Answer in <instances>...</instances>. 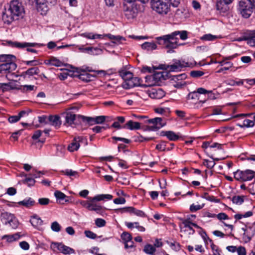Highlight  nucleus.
<instances>
[{
  "label": "nucleus",
  "mask_w": 255,
  "mask_h": 255,
  "mask_svg": "<svg viewBox=\"0 0 255 255\" xmlns=\"http://www.w3.org/2000/svg\"><path fill=\"white\" fill-rule=\"evenodd\" d=\"M23 12L24 9L21 3L17 0H13L10 1L6 12L3 14L2 19L5 23L10 24L14 20L17 19Z\"/></svg>",
  "instance_id": "1"
},
{
  "label": "nucleus",
  "mask_w": 255,
  "mask_h": 255,
  "mask_svg": "<svg viewBox=\"0 0 255 255\" xmlns=\"http://www.w3.org/2000/svg\"><path fill=\"white\" fill-rule=\"evenodd\" d=\"M178 33L173 32L170 34L163 35L156 38L159 44L163 45L166 48L169 49L168 53L171 52L170 49L176 48L179 45V38L177 37Z\"/></svg>",
  "instance_id": "2"
},
{
  "label": "nucleus",
  "mask_w": 255,
  "mask_h": 255,
  "mask_svg": "<svg viewBox=\"0 0 255 255\" xmlns=\"http://www.w3.org/2000/svg\"><path fill=\"white\" fill-rule=\"evenodd\" d=\"M238 10L243 17L249 18L255 11V0H241Z\"/></svg>",
  "instance_id": "3"
},
{
  "label": "nucleus",
  "mask_w": 255,
  "mask_h": 255,
  "mask_svg": "<svg viewBox=\"0 0 255 255\" xmlns=\"http://www.w3.org/2000/svg\"><path fill=\"white\" fill-rule=\"evenodd\" d=\"M88 201L81 200L79 203L84 208L90 211H95L97 214L103 215L105 208L99 204L95 203L93 197H88Z\"/></svg>",
  "instance_id": "4"
},
{
  "label": "nucleus",
  "mask_w": 255,
  "mask_h": 255,
  "mask_svg": "<svg viewBox=\"0 0 255 255\" xmlns=\"http://www.w3.org/2000/svg\"><path fill=\"white\" fill-rule=\"evenodd\" d=\"M255 172L250 169L245 171L237 170L234 172V178L237 181L245 182L252 180L255 177Z\"/></svg>",
  "instance_id": "5"
},
{
  "label": "nucleus",
  "mask_w": 255,
  "mask_h": 255,
  "mask_svg": "<svg viewBox=\"0 0 255 255\" xmlns=\"http://www.w3.org/2000/svg\"><path fill=\"white\" fill-rule=\"evenodd\" d=\"M190 219L189 218L187 219H182V223L179 226L181 232L186 233L188 235H193L195 232L193 227L197 229L199 228V227L196 224L191 222L189 221Z\"/></svg>",
  "instance_id": "6"
},
{
  "label": "nucleus",
  "mask_w": 255,
  "mask_h": 255,
  "mask_svg": "<svg viewBox=\"0 0 255 255\" xmlns=\"http://www.w3.org/2000/svg\"><path fill=\"white\" fill-rule=\"evenodd\" d=\"M51 248L54 252H57L58 251L60 253L67 255V254H72L74 253V250L65 245L63 244L62 243H52L51 245Z\"/></svg>",
  "instance_id": "7"
},
{
  "label": "nucleus",
  "mask_w": 255,
  "mask_h": 255,
  "mask_svg": "<svg viewBox=\"0 0 255 255\" xmlns=\"http://www.w3.org/2000/svg\"><path fill=\"white\" fill-rule=\"evenodd\" d=\"M32 4H35L37 11L42 15H45L49 10L48 0H31Z\"/></svg>",
  "instance_id": "8"
},
{
  "label": "nucleus",
  "mask_w": 255,
  "mask_h": 255,
  "mask_svg": "<svg viewBox=\"0 0 255 255\" xmlns=\"http://www.w3.org/2000/svg\"><path fill=\"white\" fill-rule=\"evenodd\" d=\"M190 66V64L188 62L181 60H176L173 64L168 66V67L171 71H178L181 70L183 68Z\"/></svg>",
  "instance_id": "9"
},
{
  "label": "nucleus",
  "mask_w": 255,
  "mask_h": 255,
  "mask_svg": "<svg viewBox=\"0 0 255 255\" xmlns=\"http://www.w3.org/2000/svg\"><path fill=\"white\" fill-rule=\"evenodd\" d=\"M141 80L138 77H133L128 81L127 83H123L122 87L126 89H129L136 86H141Z\"/></svg>",
  "instance_id": "10"
},
{
  "label": "nucleus",
  "mask_w": 255,
  "mask_h": 255,
  "mask_svg": "<svg viewBox=\"0 0 255 255\" xmlns=\"http://www.w3.org/2000/svg\"><path fill=\"white\" fill-rule=\"evenodd\" d=\"M148 123L152 124L153 126L148 127V130H156L163 127L165 125V123L162 122V119L161 118H155L148 120Z\"/></svg>",
  "instance_id": "11"
},
{
  "label": "nucleus",
  "mask_w": 255,
  "mask_h": 255,
  "mask_svg": "<svg viewBox=\"0 0 255 255\" xmlns=\"http://www.w3.org/2000/svg\"><path fill=\"white\" fill-rule=\"evenodd\" d=\"M116 212L120 211L121 213H124V212H129L130 213H132L134 215L140 217H145L146 215L141 210H137L132 207H125L121 209H118L115 210Z\"/></svg>",
  "instance_id": "12"
},
{
  "label": "nucleus",
  "mask_w": 255,
  "mask_h": 255,
  "mask_svg": "<svg viewBox=\"0 0 255 255\" xmlns=\"http://www.w3.org/2000/svg\"><path fill=\"white\" fill-rule=\"evenodd\" d=\"M84 140V138L81 136L75 137L68 146V150L70 152L77 151L80 146V143Z\"/></svg>",
  "instance_id": "13"
},
{
  "label": "nucleus",
  "mask_w": 255,
  "mask_h": 255,
  "mask_svg": "<svg viewBox=\"0 0 255 255\" xmlns=\"http://www.w3.org/2000/svg\"><path fill=\"white\" fill-rule=\"evenodd\" d=\"M149 96L154 99H160L165 95V92L161 88H154L149 90L148 92Z\"/></svg>",
  "instance_id": "14"
},
{
  "label": "nucleus",
  "mask_w": 255,
  "mask_h": 255,
  "mask_svg": "<svg viewBox=\"0 0 255 255\" xmlns=\"http://www.w3.org/2000/svg\"><path fill=\"white\" fill-rule=\"evenodd\" d=\"M211 91H208L203 88H199L196 91L190 92L188 95V99L191 100H199V94L211 93Z\"/></svg>",
  "instance_id": "15"
},
{
  "label": "nucleus",
  "mask_w": 255,
  "mask_h": 255,
  "mask_svg": "<svg viewBox=\"0 0 255 255\" xmlns=\"http://www.w3.org/2000/svg\"><path fill=\"white\" fill-rule=\"evenodd\" d=\"M242 230L244 232L243 234V240L245 243L249 242L255 235V230L251 227L242 228Z\"/></svg>",
  "instance_id": "16"
},
{
  "label": "nucleus",
  "mask_w": 255,
  "mask_h": 255,
  "mask_svg": "<svg viewBox=\"0 0 255 255\" xmlns=\"http://www.w3.org/2000/svg\"><path fill=\"white\" fill-rule=\"evenodd\" d=\"M153 79L157 85H159L160 83L166 79L167 76V73L166 71H156L152 75Z\"/></svg>",
  "instance_id": "17"
},
{
  "label": "nucleus",
  "mask_w": 255,
  "mask_h": 255,
  "mask_svg": "<svg viewBox=\"0 0 255 255\" xmlns=\"http://www.w3.org/2000/svg\"><path fill=\"white\" fill-rule=\"evenodd\" d=\"M38 45V44L36 43H28V42H23V43H20V42H15L14 43V46L18 48H24L26 47L27 50L28 51L33 52V53H36V51L35 49L31 48V47H35L36 46Z\"/></svg>",
  "instance_id": "18"
},
{
  "label": "nucleus",
  "mask_w": 255,
  "mask_h": 255,
  "mask_svg": "<svg viewBox=\"0 0 255 255\" xmlns=\"http://www.w3.org/2000/svg\"><path fill=\"white\" fill-rule=\"evenodd\" d=\"M232 59V57L229 56L228 57L225 58L223 60L216 62V63H219L221 66L227 65V67H223L220 68L219 70L217 71V73H220L223 72L225 70H228L230 68L232 67L233 66V64L230 62L227 61V60Z\"/></svg>",
  "instance_id": "19"
},
{
  "label": "nucleus",
  "mask_w": 255,
  "mask_h": 255,
  "mask_svg": "<svg viewBox=\"0 0 255 255\" xmlns=\"http://www.w3.org/2000/svg\"><path fill=\"white\" fill-rule=\"evenodd\" d=\"M83 118L89 123L93 122L94 124H101L103 123L106 119V117L104 116H97L94 118L87 117H83Z\"/></svg>",
  "instance_id": "20"
},
{
  "label": "nucleus",
  "mask_w": 255,
  "mask_h": 255,
  "mask_svg": "<svg viewBox=\"0 0 255 255\" xmlns=\"http://www.w3.org/2000/svg\"><path fill=\"white\" fill-rule=\"evenodd\" d=\"M245 40L247 41V43L251 46H255V29L249 31L245 37Z\"/></svg>",
  "instance_id": "21"
},
{
  "label": "nucleus",
  "mask_w": 255,
  "mask_h": 255,
  "mask_svg": "<svg viewBox=\"0 0 255 255\" xmlns=\"http://www.w3.org/2000/svg\"><path fill=\"white\" fill-rule=\"evenodd\" d=\"M3 70L4 73H9L14 71L17 67V65L13 61L7 63L2 64Z\"/></svg>",
  "instance_id": "22"
},
{
  "label": "nucleus",
  "mask_w": 255,
  "mask_h": 255,
  "mask_svg": "<svg viewBox=\"0 0 255 255\" xmlns=\"http://www.w3.org/2000/svg\"><path fill=\"white\" fill-rule=\"evenodd\" d=\"M138 13V10L136 5L132 4L131 7H128L126 11L125 14L128 18H133Z\"/></svg>",
  "instance_id": "23"
},
{
  "label": "nucleus",
  "mask_w": 255,
  "mask_h": 255,
  "mask_svg": "<svg viewBox=\"0 0 255 255\" xmlns=\"http://www.w3.org/2000/svg\"><path fill=\"white\" fill-rule=\"evenodd\" d=\"M161 136H166L171 141H176L179 138V136L172 131H162L160 133Z\"/></svg>",
  "instance_id": "24"
},
{
  "label": "nucleus",
  "mask_w": 255,
  "mask_h": 255,
  "mask_svg": "<svg viewBox=\"0 0 255 255\" xmlns=\"http://www.w3.org/2000/svg\"><path fill=\"white\" fill-rule=\"evenodd\" d=\"M120 76L124 80L123 83H127L128 81L133 76V74L125 68L121 69L119 72Z\"/></svg>",
  "instance_id": "25"
},
{
  "label": "nucleus",
  "mask_w": 255,
  "mask_h": 255,
  "mask_svg": "<svg viewBox=\"0 0 255 255\" xmlns=\"http://www.w3.org/2000/svg\"><path fill=\"white\" fill-rule=\"evenodd\" d=\"M61 173L64 175L69 177L71 179L77 178L79 177V172L71 169H66L62 170Z\"/></svg>",
  "instance_id": "26"
},
{
  "label": "nucleus",
  "mask_w": 255,
  "mask_h": 255,
  "mask_svg": "<svg viewBox=\"0 0 255 255\" xmlns=\"http://www.w3.org/2000/svg\"><path fill=\"white\" fill-rule=\"evenodd\" d=\"M105 36L108 37L110 39L112 40L113 43L120 44L123 43V41L126 40L125 38L120 35H113L111 34H106Z\"/></svg>",
  "instance_id": "27"
},
{
  "label": "nucleus",
  "mask_w": 255,
  "mask_h": 255,
  "mask_svg": "<svg viewBox=\"0 0 255 255\" xmlns=\"http://www.w3.org/2000/svg\"><path fill=\"white\" fill-rule=\"evenodd\" d=\"M45 63L47 65L60 67L63 65V63L54 57H51L48 59L45 60Z\"/></svg>",
  "instance_id": "28"
},
{
  "label": "nucleus",
  "mask_w": 255,
  "mask_h": 255,
  "mask_svg": "<svg viewBox=\"0 0 255 255\" xmlns=\"http://www.w3.org/2000/svg\"><path fill=\"white\" fill-rule=\"evenodd\" d=\"M123 128H127L130 130L138 129L140 128V124L138 122L130 120L126 124Z\"/></svg>",
  "instance_id": "29"
},
{
  "label": "nucleus",
  "mask_w": 255,
  "mask_h": 255,
  "mask_svg": "<svg viewBox=\"0 0 255 255\" xmlns=\"http://www.w3.org/2000/svg\"><path fill=\"white\" fill-rule=\"evenodd\" d=\"M30 222L34 227L40 226L43 224V221L41 218L36 214L31 216Z\"/></svg>",
  "instance_id": "30"
},
{
  "label": "nucleus",
  "mask_w": 255,
  "mask_h": 255,
  "mask_svg": "<svg viewBox=\"0 0 255 255\" xmlns=\"http://www.w3.org/2000/svg\"><path fill=\"white\" fill-rule=\"evenodd\" d=\"M113 198V196L110 194H99L93 197V200L95 203L96 202L104 201L105 200H111Z\"/></svg>",
  "instance_id": "31"
},
{
  "label": "nucleus",
  "mask_w": 255,
  "mask_h": 255,
  "mask_svg": "<svg viewBox=\"0 0 255 255\" xmlns=\"http://www.w3.org/2000/svg\"><path fill=\"white\" fill-rule=\"evenodd\" d=\"M76 115L70 111H67L65 116V124L68 125H71L74 124L75 120Z\"/></svg>",
  "instance_id": "32"
},
{
  "label": "nucleus",
  "mask_w": 255,
  "mask_h": 255,
  "mask_svg": "<svg viewBox=\"0 0 255 255\" xmlns=\"http://www.w3.org/2000/svg\"><path fill=\"white\" fill-rule=\"evenodd\" d=\"M35 202L34 200L32 199L31 198L25 199L24 200L17 203L19 205H22L28 208L33 206L35 205Z\"/></svg>",
  "instance_id": "33"
},
{
  "label": "nucleus",
  "mask_w": 255,
  "mask_h": 255,
  "mask_svg": "<svg viewBox=\"0 0 255 255\" xmlns=\"http://www.w3.org/2000/svg\"><path fill=\"white\" fill-rule=\"evenodd\" d=\"M48 122L50 124L55 127H59L61 125L60 118L58 116H50L48 117Z\"/></svg>",
  "instance_id": "34"
},
{
  "label": "nucleus",
  "mask_w": 255,
  "mask_h": 255,
  "mask_svg": "<svg viewBox=\"0 0 255 255\" xmlns=\"http://www.w3.org/2000/svg\"><path fill=\"white\" fill-rule=\"evenodd\" d=\"M1 218L4 222V224L7 225L15 217L14 215L11 213L4 212L1 214Z\"/></svg>",
  "instance_id": "35"
},
{
  "label": "nucleus",
  "mask_w": 255,
  "mask_h": 255,
  "mask_svg": "<svg viewBox=\"0 0 255 255\" xmlns=\"http://www.w3.org/2000/svg\"><path fill=\"white\" fill-rule=\"evenodd\" d=\"M87 71H90L88 68L86 70L81 69L82 73L79 75V79L83 81L89 82L91 80L92 76L86 72Z\"/></svg>",
  "instance_id": "36"
},
{
  "label": "nucleus",
  "mask_w": 255,
  "mask_h": 255,
  "mask_svg": "<svg viewBox=\"0 0 255 255\" xmlns=\"http://www.w3.org/2000/svg\"><path fill=\"white\" fill-rule=\"evenodd\" d=\"M115 72V70L114 69H110L107 70H97L95 73L97 75L100 77H105L107 75H111Z\"/></svg>",
  "instance_id": "37"
},
{
  "label": "nucleus",
  "mask_w": 255,
  "mask_h": 255,
  "mask_svg": "<svg viewBox=\"0 0 255 255\" xmlns=\"http://www.w3.org/2000/svg\"><path fill=\"white\" fill-rule=\"evenodd\" d=\"M143 252L148 255H154L156 252V248L153 245L147 244L144 247Z\"/></svg>",
  "instance_id": "38"
},
{
  "label": "nucleus",
  "mask_w": 255,
  "mask_h": 255,
  "mask_svg": "<svg viewBox=\"0 0 255 255\" xmlns=\"http://www.w3.org/2000/svg\"><path fill=\"white\" fill-rule=\"evenodd\" d=\"M141 47L143 49L152 51L156 49L157 45L154 42H145L141 45Z\"/></svg>",
  "instance_id": "39"
},
{
  "label": "nucleus",
  "mask_w": 255,
  "mask_h": 255,
  "mask_svg": "<svg viewBox=\"0 0 255 255\" xmlns=\"http://www.w3.org/2000/svg\"><path fill=\"white\" fill-rule=\"evenodd\" d=\"M20 237L19 233H16L13 235H5L3 239L6 240L7 242H12L18 240Z\"/></svg>",
  "instance_id": "40"
},
{
  "label": "nucleus",
  "mask_w": 255,
  "mask_h": 255,
  "mask_svg": "<svg viewBox=\"0 0 255 255\" xmlns=\"http://www.w3.org/2000/svg\"><path fill=\"white\" fill-rule=\"evenodd\" d=\"M145 84L142 86L143 87H150L157 85L152 75L146 76L145 77Z\"/></svg>",
  "instance_id": "41"
},
{
  "label": "nucleus",
  "mask_w": 255,
  "mask_h": 255,
  "mask_svg": "<svg viewBox=\"0 0 255 255\" xmlns=\"http://www.w3.org/2000/svg\"><path fill=\"white\" fill-rule=\"evenodd\" d=\"M84 50L87 51L89 54L92 55L100 54L102 52V50L99 48H94L91 47L85 48Z\"/></svg>",
  "instance_id": "42"
},
{
  "label": "nucleus",
  "mask_w": 255,
  "mask_h": 255,
  "mask_svg": "<svg viewBox=\"0 0 255 255\" xmlns=\"http://www.w3.org/2000/svg\"><path fill=\"white\" fill-rule=\"evenodd\" d=\"M14 58V56L12 55H0V62L4 63H7L13 61Z\"/></svg>",
  "instance_id": "43"
},
{
  "label": "nucleus",
  "mask_w": 255,
  "mask_h": 255,
  "mask_svg": "<svg viewBox=\"0 0 255 255\" xmlns=\"http://www.w3.org/2000/svg\"><path fill=\"white\" fill-rule=\"evenodd\" d=\"M233 0H221L218 1L217 3V9L219 10L224 11V4L226 6L227 4H228L231 3Z\"/></svg>",
  "instance_id": "44"
},
{
  "label": "nucleus",
  "mask_w": 255,
  "mask_h": 255,
  "mask_svg": "<svg viewBox=\"0 0 255 255\" xmlns=\"http://www.w3.org/2000/svg\"><path fill=\"white\" fill-rule=\"evenodd\" d=\"M54 196L57 200H59V201L65 200L66 202H68V200L66 199L67 197L66 195L60 191H56L54 192Z\"/></svg>",
  "instance_id": "45"
},
{
  "label": "nucleus",
  "mask_w": 255,
  "mask_h": 255,
  "mask_svg": "<svg viewBox=\"0 0 255 255\" xmlns=\"http://www.w3.org/2000/svg\"><path fill=\"white\" fill-rule=\"evenodd\" d=\"M254 125H255L254 121H253L252 120H249V119H246L244 121L243 124L242 125H240V124H237V126L241 128H243V127L249 128V127H253L254 126Z\"/></svg>",
  "instance_id": "46"
},
{
  "label": "nucleus",
  "mask_w": 255,
  "mask_h": 255,
  "mask_svg": "<svg viewBox=\"0 0 255 255\" xmlns=\"http://www.w3.org/2000/svg\"><path fill=\"white\" fill-rule=\"evenodd\" d=\"M51 229L54 232H59L61 231V227L57 222L55 221L51 223Z\"/></svg>",
  "instance_id": "47"
},
{
  "label": "nucleus",
  "mask_w": 255,
  "mask_h": 255,
  "mask_svg": "<svg viewBox=\"0 0 255 255\" xmlns=\"http://www.w3.org/2000/svg\"><path fill=\"white\" fill-rule=\"evenodd\" d=\"M39 73V69L37 67H33L31 68H30L28 69L25 72V74L29 75V76H33L34 75H37Z\"/></svg>",
  "instance_id": "48"
},
{
  "label": "nucleus",
  "mask_w": 255,
  "mask_h": 255,
  "mask_svg": "<svg viewBox=\"0 0 255 255\" xmlns=\"http://www.w3.org/2000/svg\"><path fill=\"white\" fill-rule=\"evenodd\" d=\"M217 38V36L212 35L211 34H207L204 35L202 37L201 39L206 41H213L216 39Z\"/></svg>",
  "instance_id": "49"
},
{
  "label": "nucleus",
  "mask_w": 255,
  "mask_h": 255,
  "mask_svg": "<svg viewBox=\"0 0 255 255\" xmlns=\"http://www.w3.org/2000/svg\"><path fill=\"white\" fill-rule=\"evenodd\" d=\"M23 183L27 184L28 186H32L35 183V180L33 178L26 177L22 181Z\"/></svg>",
  "instance_id": "50"
},
{
  "label": "nucleus",
  "mask_w": 255,
  "mask_h": 255,
  "mask_svg": "<svg viewBox=\"0 0 255 255\" xmlns=\"http://www.w3.org/2000/svg\"><path fill=\"white\" fill-rule=\"evenodd\" d=\"M186 78H187L186 75L185 74L183 73V74L173 76V78H172V80L174 81H181V80L184 81L185 79H186Z\"/></svg>",
  "instance_id": "51"
},
{
  "label": "nucleus",
  "mask_w": 255,
  "mask_h": 255,
  "mask_svg": "<svg viewBox=\"0 0 255 255\" xmlns=\"http://www.w3.org/2000/svg\"><path fill=\"white\" fill-rule=\"evenodd\" d=\"M167 243L173 250L178 251L180 249V245L177 242H174L172 243L168 242Z\"/></svg>",
  "instance_id": "52"
},
{
  "label": "nucleus",
  "mask_w": 255,
  "mask_h": 255,
  "mask_svg": "<svg viewBox=\"0 0 255 255\" xmlns=\"http://www.w3.org/2000/svg\"><path fill=\"white\" fill-rule=\"evenodd\" d=\"M203 164L209 169H212L215 165V162L214 160H209L205 159L203 162Z\"/></svg>",
  "instance_id": "53"
},
{
  "label": "nucleus",
  "mask_w": 255,
  "mask_h": 255,
  "mask_svg": "<svg viewBox=\"0 0 255 255\" xmlns=\"http://www.w3.org/2000/svg\"><path fill=\"white\" fill-rule=\"evenodd\" d=\"M244 84V80H241L239 81H236L234 80H229L227 82V84L230 86H240Z\"/></svg>",
  "instance_id": "54"
},
{
  "label": "nucleus",
  "mask_w": 255,
  "mask_h": 255,
  "mask_svg": "<svg viewBox=\"0 0 255 255\" xmlns=\"http://www.w3.org/2000/svg\"><path fill=\"white\" fill-rule=\"evenodd\" d=\"M121 238L125 243L129 241L130 240H132V237L131 235L128 232H124L121 235Z\"/></svg>",
  "instance_id": "55"
},
{
  "label": "nucleus",
  "mask_w": 255,
  "mask_h": 255,
  "mask_svg": "<svg viewBox=\"0 0 255 255\" xmlns=\"http://www.w3.org/2000/svg\"><path fill=\"white\" fill-rule=\"evenodd\" d=\"M175 32H177L178 33L177 37H179L181 39L183 40L187 38V33L186 31H175Z\"/></svg>",
  "instance_id": "56"
},
{
  "label": "nucleus",
  "mask_w": 255,
  "mask_h": 255,
  "mask_svg": "<svg viewBox=\"0 0 255 255\" xmlns=\"http://www.w3.org/2000/svg\"><path fill=\"white\" fill-rule=\"evenodd\" d=\"M232 201L236 204H241L244 202L243 198L240 196H235L232 198Z\"/></svg>",
  "instance_id": "57"
},
{
  "label": "nucleus",
  "mask_w": 255,
  "mask_h": 255,
  "mask_svg": "<svg viewBox=\"0 0 255 255\" xmlns=\"http://www.w3.org/2000/svg\"><path fill=\"white\" fill-rule=\"evenodd\" d=\"M203 198L206 199L208 201H210L211 202H214L215 203L219 202V200L216 199L213 196H210L208 193H205L203 195Z\"/></svg>",
  "instance_id": "58"
},
{
  "label": "nucleus",
  "mask_w": 255,
  "mask_h": 255,
  "mask_svg": "<svg viewBox=\"0 0 255 255\" xmlns=\"http://www.w3.org/2000/svg\"><path fill=\"white\" fill-rule=\"evenodd\" d=\"M106 221L105 220L101 218H98L95 220V224L98 227H103L106 225Z\"/></svg>",
  "instance_id": "59"
},
{
  "label": "nucleus",
  "mask_w": 255,
  "mask_h": 255,
  "mask_svg": "<svg viewBox=\"0 0 255 255\" xmlns=\"http://www.w3.org/2000/svg\"><path fill=\"white\" fill-rule=\"evenodd\" d=\"M204 72L201 71H192L190 72V75L192 77L197 78L204 75Z\"/></svg>",
  "instance_id": "60"
},
{
  "label": "nucleus",
  "mask_w": 255,
  "mask_h": 255,
  "mask_svg": "<svg viewBox=\"0 0 255 255\" xmlns=\"http://www.w3.org/2000/svg\"><path fill=\"white\" fill-rule=\"evenodd\" d=\"M84 234L87 238L91 239H95L97 237V235L91 231H85Z\"/></svg>",
  "instance_id": "61"
},
{
  "label": "nucleus",
  "mask_w": 255,
  "mask_h": 255,
  "mask_svg": "<svg viewBox=\"0 0 255 255\" xmlns=\"http://www.w3.org/2000/svg\"><path fill=\"white\" fill-rule=\"evenodd\" d=\"M204 207V204L202 205H195L192 204L190 207V210L191 212H195L197 210L201 209Z\"/></svg>",
  "instance_id": "62"
},
{
  "label": "nucleus",
  "mask_w": 255,
  "mask_h": 255,
  "mask_svg": "<svg viewBox=\"0 0 255 255\" xmlns=\"http://www.w3.org/2000/svg\"><path fill=\"white\" fill-rule=\"evenodd\" d=\"M38 203L40 205H47L50 203V200L47 198H39Z\"/></svg>",
  "instance_id": "63"
},
{
  "label": "nucleus",
  "mask_w": 255,
  "mask_h": 255,
  "mask_svg": "<svg viewBox=\"0 0 255 255\" xmlns=\"http://www.w3.org/2000/svg\"><path fill=\"white\" fill-rule=\"evenodd\" d=\"M237 252L238 255H246V250L245 247L240 246L238 248Z\"/></svg>",
  "instance_id": "64"
}]
</instances>
